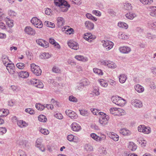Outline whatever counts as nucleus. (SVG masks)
<instances>
[{"mask_svg": "<svg viewBox=\"0 0 156 156\" xmlns=\"http://www.w3.org/2000/svg\"><path fill=\"white\" fill-rule=\"evenodd\" d=\"M2 60L3 62V64L5 66L7 65L8 63H9L8 62L9 61L7 56L5 55H2Z\"/></svg>", "mask_w": 156, "mask_h": 156, "instance_id": "nucleus-29", "label": "nucleus"}, {"mask_svg": "<svg viewBox=\"0 0 156 156\" xmlns=\"http://www.w3.org/2000/svg\"><path fill=\"white\" fill-rule=\"evenodd\" d=\"M17 74H18L19 76L23 78H26L29 76V73L27 71H21L19 73L16 72Z\"/></svg>", "mask_w": 156, "mask_h": 156, "instance_id": "nucleus-15", "label": "nucleus"}, {"mask_svg": "<svg viewBox=\"0 0 156 156\" xmlns=\"http://www.w3.org/2000/svg\"><path fill=\"white\" fill-rule=\"evenodd\" d=\"M134 88L135 90L139 93L142 92L144 90V87L139 84L135 85Z\"/></svg>", "mask_w": 156, "mask_h": 156, "instance_id": "nucleus-26", "label": "nucleus"}, {"mask_svg": "<svg viewBox=\"0 0 156 156\" xmlns=\"http://www.w3.org/2000/svg\"><path fill=\"white\" fill-rule=\"evenodd\" d=\"M92 12L93 14L98 16H100L101 14V12L98 10H93Z\"/></svg>", "mask_w": 156, "mask_h": 156, "instance_id": "nucleus-59", "label": "nucleus"}, {"mask_svg": "<svg viewBox=\"0 0 156 156\" xmlns=\"http://www.w3.org/2000/svg\"><path fill=\"white\" fill-rule=\"evenodd\" d=\"M148 25L150 28H152L154 30L156 29V22H149L148 23Z\"/></svg>", "mask_w": 156, "mask_h": 156, "instance_id": "nucleus-46", "label": "nucleus"}, {"mask_svg": "<svg viewBox=\"0 0 156 156\" xmlns=\"http://www.w3.org/2000/svg\"><path fill=\"white\" fill-rule=\"evenodd\" d=\"M115 111H118L121 113H123V112H124V110H123L116 108H111L109 109V111L110 113L112 114H114L113 112Z\"/></svg>", "mask_w": 156, "mask_h": 156, "instance_id": "nucleus-34", "label": "nucleus"}, {"mask_svg": "<svg viewBox=\"0 0 156 156\" xmlns=\"http://www.w3.org/2000/svg\"><path fill=\"white\" fill-rule=\"evenodd\" d=\"M111 100L114 103L118 106H122L123 104L122 101L124 100L122 98L118 96L112 97Z\"/></svg>", "mask_w": 156, "mask_h": 156, "instance_id": "nucleus-3", "label": "nucleus"}, {"mask_svg": "<svg viewBox=\"0 0 156 156\" xmlns=\"http://www.w3.org/2000/svg\"><path fill=\"white\" fill-rule=\"evenodd\" d=\"M57 23L59 27L62 26L64 23V20L62 17H58L57 19Z\"/></svg>", "mask_w": 156, "mask_h": 156, "instance_id": "nucleus-24", "label": "nucleus"}, {"mask_svg": "<svg viewBox=\"0 0 156 156\" xmlns=\"http://www.w3.org/2000/svg\"><path fill=\"white\" fill-rule=\"evenodd\" d=\"M17 125L21 128L25 127L27 126L26 122L23 120H20L18 121Z\"/></svg>", "mask_w": 156, "mask_h": 156, "instance_id": "nucleus-28", "label": "nucleus"}, {"mask_svg": "<svg viewBox=\"0 0 156 156\" xmlns=\"http://www.w3.org/2000/svg\"><path fill=\"white\" fill-rule=\"evenodd\" d=\"M25 111L30 114H33L34 113V111L32 108H27L25 109Z\"/></svg>", "mask_w": 156, "mask_h": 156, "instance_id": "nucleus-52", "label": "nucleus"}, {"mask_svg": "<svg viewBox=\"0 0 156 156\" xmlns=\"http://www.w3.org/2000/svg\"><path fill=\"white\" fill-rule=\"evenodd\" d=\"M73 3L79 5L81 4V0H70Z\"/></svg>", "mask_w": 156, "mask_h": 156, "instance_id": "nucleus-54", "label": "nucleus"}, {"mask_svg": "<svg viewBox=\"0 0 156 156\" xmlns=\"http://www.w3.org/2000/svg\"><path fill=\"white\" fill-rule=\"evenodd\" d=\"M109 119L108 115L105 117H100L99 118L100 123L103 126H105L108 123V121Z\"/></svg>", "mask_w": 156, "mask_h": 156, "instance_id": "nucleus-12", "label": "nucleus"}, {"mask_svg": "<svg viewBox=\"0 0 156 156\" xmlns=\"http://www.w3.org/2000/svg\"><path fill=\"white\" fill-rule=\"evenodd\" d=\"M127 77L125 74H121L119 76V81L121 83H124Z\"/></svg>", "mask_w": 156, "mask_h": 156, "instance_id": "nucleus-30", "label": "nucleus"}, {"mask_svg": "<svg viewBox=\"0 0 156 156\" xmlns=\"http://www.w3.org/2000/svg\"><path fill=\"white\" fill-rule=\"evenodd\" d=\"M5 21L6 24L8 25L9 27H12L13 26V21L11 20L9 18H6L5 19Z\"/></svg>", "mask_w": 156, "mask_h": 156, "instance_id": "nucleus-27", "label": "nucleus"}, {"mask_svg": "<svg viewBox=\"0 0 156 156\" xmlns=\"http://www.w3.org/2000/svg\"><path fill=\"white\" fill-rule=\"evenodd\" d=\"M55 117L59 119H62L63 118L62 115L60 113H57L54 115Z\"/></svg>", "mask_w": 156, "mask_h": 156, "instance_id": "nucleus-58", "label": "nucleus"}, {"mask_svg": "<svg viewBox=\"0 0 156 156\" xmlns=\"http://www.w3.org/2000/svg\"><path fill=\"white\" fill-rule=\"evenodd\" d=\"M118 25L119 27L124 28L126 29H127L128 27V25L124 22H119L118 23Z\"/></svg>", "mask_w": 156, "mask_h": 156, "instance_id": "nucleus-40", "label": "nucleus"}, {"mask_svg": "<svg viewBox=\"0 0 156 156\" xmlns=\"http://www.w3.org/2000/svg\"><path fill=\"white\" fill-rule=\"evenodd\" d=\"M86 27L89 30H91L94 29V25L91 22L89 21H86L85 23Z\"/></svg>", "mask_w": 156, "mask_h": 156, "instance_id": "nucleus-18", "label": "nucleus"}, {"mask_svg": "<svg viewBox=\"0 0 156 156\" xmlns=\"http://www.w3.org/2000/svg\"><path fill=\"white\" fill-rule=\"evenodd\" d=\"M31 69L33 73L37 76H40L42 71L39 66L33 63L30 65Z\"/></svg>", "mask_w": 156, "mask_h": 156, "instance_id": "nucleus-1", "label": "nucleus"}, {"mask_svg": "<svg viewBox=\"0 0 156 156\" xmlns=\"http://www.w3.org/2000/svg\"><path fill=\"white\" fill-rule=\"evenodd\" d=\"M17 67L20 69H22L24 67V64L22 63H18L16 64Z\"/></svg>", "mask_w": 156, "mask_h": 156, "instance_id": "nucleus-55", "label": "nucleus"}, {"mask_svg": "<svg viewBox=\"0 0 156 156\" xmlns=\"http://www.w3.org/2000/svg\"><path fill=\"white\" fill-rule=\"evenodd\" d=\"M75 58L79 61L85 62L88 61L87 58L82 55H76L75 57Z\"/></svg>", "mask_w": 156, "mask_h": 156, "instance_id": "nucleus-22", "label": "nucleus"}, {"mask_svg": "<svg viewBox=\"0 0 156 156\" xmlns=\"http://www.w3.org/2000/svg\"><path fill=\"white\" fill-rule=\"evenodd\" d=\"M119 50L121 53L125 54L129 53L131 51V48L127 46L120 47Z\"/></svg>", "mask_w": 156, "mask_h": 156, "instance_id": "nucleus-10", "label": "nucleus"}, {"mask_svg": "<svg viewBox=\"0 0 156 156\" xmlns=\"http://www.w3.org/2000/svg\"><path fill=\"white\" fill-rule=\"evenodd\" d=\"M30 22L33 25L37 28H41L43 27V24L41 21L37 17H33L30 20Z\"/></svg>", "mask_w": 156, "mask_h": 156, "instance_id": "nucleus-2", "label": "nucleus"}, {"mask_svg": "<svg viewBox=\"0 0 156 156\" xmlns=\"http://www.w3.org/2000/svg\"><path fill=\"white\" fill-rule=\"evenodd\" d=\"M68 46L72 49L77 50L79 48V45L77 43L70 41L68 43Z\"/></svg>", "mask_w": 156, "mask_h": 156, "instance_id": "nucleus-14", "label": "nucleus"}, {"mask_svg": "<svg viewBox=\"0 0 156 156\" xmlns=\"http://www.w3.org/2000/svg\"><path fill=\"white\" fill-rule=\"evenodd\" d=\"M84 38L90 42L92 41L91 39L94 40L96 38L95 36L92 35L90 33H86L84 34Z\"/></svg>", "mask_w": 156, "mask_h": 156, "instance_id": "nucleus-11", "label": "nucleus"}, {"mask_svg": "<svg viewBox=\"0 0 156 156\" xmlns=\"http://www.w3.org/2000/svg\"><path fill=\"white\" fill-rule=\"evenodd\" d=\"M144 125H140L138 126V130L139 132H142L144 133Z\"/></svg>", "mask_w": 156, "mask_h": 156, "instance_id": "nucleus-62", "label": "nucleus"}, {"mask_svg": "<svg viewBox=\"0 0 156 156\" xmlns=\"http://www.w3.org/2000/svg\"><path fill=\"white\" fill-rule=\"evenodd\" d=\"M93 92L96 96H98L100 94V93L99 91V88L98 87H94Z\"/></svg>", "mask_w": 156, "mask_h": 156, "instance_id": "nucleus-48", "label": "nucleus"}, {"mask_svg": "<svg viewBox=\"0 0 156 156\" xmlns=\"http://www.w3.org/2000/svg\"><path fill=\"white\" fill-rule=\"evenodd\" d=\"M44 25L47 27L51 28H54L55 27V24L54 23L48 21H45Z\"/></svg>", "mask_w": 156, "mask_h": 156, "instance_id": "nucleus-31", "label": "nucleus"}, {"mask_svg": "<svg viewBox=\"0 0 156 156\" xmlns=\"http://www.w3.org/2000/svg\"><path fill=\"white\" fill-rule=\"evenodd\" d=\"M7 130L5 127L0 128V134L3 135L6 132Z\"/></svg>", "mask_w": 156, "mask_h": 156, "instance_id": "nucleus-61", "label": "nucleus"}, {"mask_svg": "<svg viewBox=\"0 0 156 156\" xmlns=\"http://www.w3.org/2000/svg\"><path fill=\"white\" fill-rule=\"evenodd\" d=\"M9 16L12 17L16 16V13L14 11L10 10L9 11Z\"/></svg>", "mask_w": 156, "mask_h": 156, "instance_id": "nucleus-64", "label": "nucleus"}, {"mask_svg": "<svg viewBox=\"0 0 156 156\" xmlns=\"http://www.w3.org/2000/svg\"><path fill=\"white\" fill-rule=\"evenodd\" d=\"M93 70L95 73L98 75L101 76L103 75V72L102 70L101 69L97 68H94L93 69Z\"/></svg>", "mask_w": 156, "mask_h": 156, "instance_id": "nucleus-38", "label": "nucleus"}, {"mask_svg": "<svg viewBox=\"0 0 156 156\" xmlns=\"http://www.w3.org/2000/svg\"><path fill=\"white\" fill-rule=\"evenodd\" d=\"M72 129L74 131H78L81 129V127L77 123L73 122L71 125Z\"/></svg>", "mask_w": 156, "mask_h": 156, "instance_id": "nucleus-16", "label": "nucleus"}, {"mask_svg": "<svg viewBox=\"0 0 156 156\" xmlns=\"http://www.w3.org/2000/svg\"><path fill=\"white\" fill-rule=\"evenodd\" d=\"M65 113L69 117L72 119H75L77 118V114L74 112L69 110H66Z\"/></svg>", "mask_w": 156, "mask_h": 156, "instance_id": "nucleus-9", "label": "nucleus"}, {"mask_svg": "<svg viewBox=\"0 0 156 156\" xmlns=\"http://www.w3.org/2000/svg\"><path fill=\"white\" fill-rule=\"evenodd\" d=\"M80 83L84 87L87 86L89 84V80L86 78H84L82 80Z\"/></svg>", "mask_w": 156, "mask_h": 156, "instance_id": "nucleus-36", "label": "nucleus"}, {"mask_svg": "<svg viewBox=\"0 0 156 156\" xmlns=\"http://www.w3.org/2000/svg\"><path fill=\"white\" fill-rule=\"evenodd\" d=\"M55 4L56 6L60 7L62 6L63 5L66 4L67 2L65 0H54Z\"/></svg>", "mask_w": 156, "mask_h": 156, "instance_id": "nucleus-17", "label": "nucleus"}, {"mask_svg": "<svg viewBox=\"0 0 156 156\" xmlns=\"http://www.w3.org/2000/svg\"><path fill=\"white\" fill-rule=\"evenodd\" d=\"M35 107L37 109L40 111H42L45 108V105H43L40 103L36 104Z\"/></svg>", "mask_w": 156, "mask_h": 156, "instance_id": "nucleus-33", "label": "nucleus"}, {"mask_svg": "<svg viewBox=\"0 0 156 156\" xmlns=\"http://www.w3.org/2000/svg\"><path fill=\"white\" fill-rule=\"evenodd\" d=\"M69 100L70 101L73 102H76L77 101V98L72 95L69 96Z\"/></svg>", "mask_w": 156, "mask_h": 156, "instance_id": "nucleus-56", "label": "nucleus"}, {"mask_svg": "<svg viewBox=\"0 0 156 156\" xmlns=\"http://www.w3.org/2000/svg\"><path fill=\"white\" fill-rule=\"evenodd\" d=\"M132 105L136 108H140L143 106L142 102L137 99L133 100L131 101Z\"/></svg>", "mask_w": 156, "mask_h": 156, "instance_id": "nucleus-13", "label": "nucleus"}, {"mask_svg": "<svg viewBox=\"0 0 156 156\" xmlns=\"http://www.w3.org/2000/svg\"><path fill=\"white\" fill-rule=\"evenodd\" d=\"M100 83L101 86L105 87H106L108 85L107 83L103 80L100 81Z\"/></svg>", "mask_w": 156, "mask_h": 156, "instance_id": "nucleus-49", "label": "nucleus"}, {"mask_svg": "<svg viewBox=\"0 0 156 156\" xmlns=\"http://www.w3.org/2000/svg\"><path fill=\"white\" fill-rule=\"evenodd\" d=\"M110 137L111 139H112L116 141H118L119 140V136L116 134H111L110 135Z\"/></svg>", "mask_w": 156, "mask_h": 156, "instance_id": "nucleus-45", "label": "nucleus"}, {"mask_svg": "<svg viewBox=\"0 0 156 156\" xmlns=\"http://www.w3.org/2000/svg\"><path fill=\"white\" fill-rule=\"evenodd\" d=\"M84 87L80 83H78L77 84L76 89L80 91H81L83 89Z\"/></svg>", "mask_w": 156, "mask_h": 156, "instance_id": "nucleus-53", "label": "nucleus"}, {"mask_svg": "<svg viewBox=\"0 0 156 156\" xmlns=\"http://www.w3.org/2000/svg\"><path fill=\"white\" fill-rule=\"evenodd\" d=\"M101 63L102 65L107 66L108 68L112 69H114L116 67V65L115 63L109 60L103 61Z\"/></svg>", "mask_w": 156, "mask_h": 156, "instance_id": "nucleus-6", "label": "nucleus"}, {"mask_svg": "<svg viewBox=\"0 0 156 156\" xmlns=\"http://www.w3.org/2000/svg\"><path fill=\"white\" fill-rule=\"evenodd\" d=\"M70 7V5L68 2H66V4L65 3L62 6L60 7L61 11L62 12H66L67 11L68 8Z\"/></svg>", "mask_w": 156, "mask_h": 156, "instance_id": "nucleus-19", "label": "nucleus"}, {"mask_svg": "<svg viewBox=\"0 0 156 156\" xmlns=\"http://www.w3.org/2000/svg\"><path fill=\"white\" fill-rule=\"evenodd\" d=\"M118 37L119 38L123 40L127 39L129 38L128 36L121 32L119 33Z\"/></svg>", "mask_w": 156, "mask_h": 156, "instance_id": "nucleus-25", "label": "nucleus"}, {"mask_svg": "<svg viewBox=\"0 0 156 156\" xmlns=\"http://www.w3.org/2000/svg\"><path fill=\"white\" fill-rule=\"evenodd\" d=\"M79 111L80 114L82 116L87 117L89 116L90 114V112L85 109H80Z\"/></svg>", "mask_w": 156, "mask_h": 156, "instance_id": "nucleus-21", "label": "nucleus"}, {"mask_svg": "<svg viewBox=\"0 0 156 156\" xmlns=\"http://www.w3.org/2000/svg\"><path fill=\"white\" fill-rule=\"evenodd\" d=\"M124 6L126 7L127 9L128 10H131L132 9V6L131 4L129 3L126 2Z\"/></svg>", "mask_w": 156, "mask_h": 156, "instance_id": "nucleus-57", "label": "nucleus"}, {"mask_svg": "<svg viewBox=\"0 0 156 156\" xmlns=\"http://www.w3.org/2000/svg\"><path fill=\"white\" fill-rule=\"evenodd\" d=\"M52 70L53 72L56 73H59L60 72V69L58 67L56 66L53 67Z\"/></svg>", "mask_w": 156, "mask_h": 156, "instance_id": "nucleus-60", "label": "nucleus"}, {"mask_svg": "<svg viewBox=\"0 0 156 156\" xmlns=\"http://www.w3.org/2000/svg\"><path fill=\"white\" fill-rule=\"evenodd\" d=\"M150 16L153 17H156V7H152L150 13Z\"/></svg>", "mask_w": 156, "mask_h": 156, "instance_id": "nucleus-35", "label": "nucleus"}, {"mask_svg": "<svg viewBox=\"0 0 156 156\" xmlns=\"http://www.w3.org/2000/svg\"><path fill=\"white\" fill-rule=\"evenodd\" d=\"M90 136L92 138L97 141L99 142V136L97 135L95 133H91Z\"/></svg>", "mask_w": 156, "mask_h": 156, "instance_id": "nucleus-44", "label": "nucleus"}, {"mask_svg": "<svg viewBox=\"0 0 156 156\" xmlns=\"http://www.w3.org/2000/svg\"><path fill=\"white\" fill-rule=\"evenodd\" d=\"M1 113L2 112V117L6 116L9 113V111L7 109H0Z\"/></svg>", "mask_w": 156, "mask_h": 156, "instance_id": "nucleus-41", "label": "nucleus"}, {"mask_svg": "<svg viewBox=\"0 0 156 156\" xmlns=\"http://www.w3.org/2000/svg\"><path fill=\"white\" fill-rule=\"evenodd\" d=\"M101 42L103 44V46L107 51H108L112 48L114 44L112 41L108 40H103Z\"/></svg>", "mask_w": 156, "mask_h": 156, "instance_id": "nucleus-4", "label": "nucleus"}, {"mask_svg": "<svg viewBox=\"0 0 156 156\" xmlns=\"http://www.w3.org/2000/svg\"><path fill=\"white\" fill-rule=\"evenodd\" d=\"M43 141V139L42 138H38L36 141V146L37 147H39Z\"/></svg>", "mask_w": 156, "mask_h": 156, "instance_id": "nucleus-42", "label": "nucleus"}, {"mask_svg": "<svg viewBox=\"0 0 156 156\" xmlns=\"http://www.w3.org/2000/svg\"><path fill=\"white\" fill-rule=\"evenodd\" d=\"M119 132L120 133L122 134L123 135H128L130 134V132L129 130L124 128L121 129Z\"/></svg>", "mask_w": 156, "mask_h": 156, "instance_id": "nucleus-32", "label": "nucleus"}, {"mask_svg": "<svg viewBox=\"0 0 156 156\" xmlns=\"http://www.w3.org/2000/svg\"><path fill=\"white\" fill-rule=\"evenodd\" d=\"M49 42L50 43L52 44L54 46L56 47L57 48L59 49L60 48V46L58 43L56 42L54 39L50 38L49 39Z\"/></svg>", "mask_w": 156, "mask_h": 156, "instance_id": "nucleus-23", "label": "nucleus"}, {"mask_svg": "<svg viewBox=\"0 0 156 156\" xmlns=\"http://www.w3.org/2000/svg\"><path fill=\"white\" fill-rule=\"evenodd\" d=\"M37 43L39 45L45 48H46L49 46V43L41 39H39L36 40Z\"/></svg>", "mask_w": 156, "mask_h": 156, "instance_id": "nucleus-8", "label": "nucleus"}, {"mask_svg": "<svg viewBox=\"0 0 156 156\" xmlns=\"http://www.w3.org/2000/svg\"><path fill=\"white\" fill-rule=\"evenodd\" d=\"M125 16L127 19L129 20H133L136 16V15L134 12H131L126 13Z\"/></svg>", "mask_w": 156, "mask_h": 156, "instance_id": "nucleus-20", "label": "nucleus"}, {"mask_svg": "<svg viewBox=\"0 0 156 156\" xmlns=\"http://www.w3.org/2000/svg\"><path fill=\"white\" fill-rule=\"evenodd\" d=\"M40 131L42 134L44 135H47L49 134V131L45 129H40Z\"/></svg>", "mask_w": 156, "mask_h": 156, "instance_id": "nucleus-47", "label": "nucleus"}, {"mask_svg": "<svg viewBox=\"0 0 156 156\" xmlns=\"http://www.w3.org/2000/svg\"><path fill=\"white\" fill-rule=\"evenodd\" d=\"M5 66L6 67V69L8 70L9 69H11L15 68V66L13 63H8L7 65Z\"/></svg>", "mask_w": 156, "mask_h": 156, "instance_id": "nucleus-50", "label": "nucleus"}, {"mask_svg": "<svg viewBox=\"0 0 156 156\" xmlns=\"http://www.w3.org/2000/svg\"><path fill=\"white\" fill-rule=\"evenodd\" d=\"M144 133L148 134L151 132V129L149 127H147L145 125H144Z\"/></svg>", "mask_w": 156, "mask_h": 156, "instance_id": "nucleus-51", "label": "nucleus"}, {"mask_svg": "<svg viewBox=\"0 0 156 156\" xmlns=\"http://www.w3.org/2000/svg\"><path fill=\"white\" fill-rule=\"evenodd\" d=\"M38 119L39 121L42 122H46L47 120L46 116L43 115H39L38 116Z\"/></svg>", "mask_w": 156, "mask_h": 156, "instance_id": "nucleus-39", "label": "nucleus"}, {"mask_svg": "<svg viewBox=\"0 0 156 156\" xmlns=\"http://www.w3.org/2000/svg\"><path fill=\"white\" fill-rule=\"evenodd\" d=\"M27 141L26 140H22L19 143L20 145H24L25 147H26L27 145Z\"/></svg>", "mask_w": 156, "mask_h": 156, "instance_id": "nucleus-63", "label": "nucleus"}, {"mask_svg": "<svg viewBox=\"0 0 156 156\" xmlns=\"http://www.w3.org/2000/svg\"><path fill=\"white\" fill-rule=\"evenodd\" d=\"M144 5H150L153 2V0H140V1Z\"/></svg>", "mask_w": 156, "mask_h": 156, "instance_id": "nucleus-43", "label": "nucleus"}, {"mask_svg": "<svg viewBox=\"0 0 156 156\" xmlns=\"http://www.w3.org/2000/svg\"><path fill=\"white\" fill-rule=\"evenodd\" d=\"M24 31L26 34L34 36L36 34L35 30L29 26H27L25 27Z\"/></svg>", "mask_w": 156, "mask_h": 156, "instance_id": "nucleus-7", "label": "nucleus"}, {"mask_svg": "<svg viewBox=\"0 0 156 156\" xmlns=\"http://www.w3.org/2000/svg\"><path fill=\"white\" fill-rule=\"evenodd\" d=\"M84 149L87 152H89L93 150L92 146L90 144H86L84 146Z\"/></svg>", "mask_w": 156, "mask_h": 156, "instance_id": "nucleus-37", "label": "nucleus"}, {"mask_svg": "<svg viewBox=\"0 0 156 156\" xmlns=\"http://www.w3.org/2000/svg\"><path fill=\"white\" fill-rule=\"evenodd\" d=\"M30 83L33 85L35 87L41 88L43 87V84L41 82L38 80L33 79L30 81Z\"/></svg>", "mask_w": 156, "mask_h": 156, "instance_id": "nucleus-5", "label": "nucleus"}]
</instances>
